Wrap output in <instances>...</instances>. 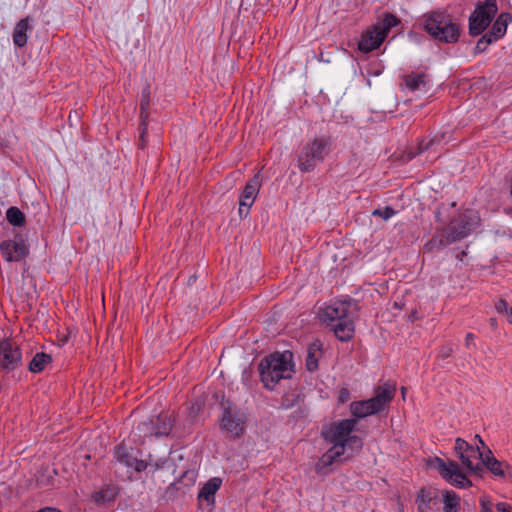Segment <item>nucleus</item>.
Instances as JSON below:
<instances>
[{"label":"nucleus","mask_w":512,"mask_h":512,"mask_svg":"<svg viewBox=\"0 0 512 512\" xmlns=\"http://www.w3.org/2000/svg\"><path fill=\"white\" fill-rule=\"evenodd\" d=\"M358 305L354 300H339L326 306L320 313L321 319L332 327L335 336L341 341H349L355 331L354 319Z\"/></svg>","instance_id":"1"},{"label":"nucleus","mask_w":512,"mask_h":512,"mask_svg":"<svg viewBox=\"0 0 512 512\" xmlns=\"http://www.w3.org/2000/svg\"><path fill=\"white\" fill-rule=\"evenodd\" d=\"M265 388L272 390L281 379L291 378L293 372L292 353L274 352L263 358L258 367Z\"/></svg>","instance_id":"2"},{"label":"nucleus","mask_w":512,"mask_h":512,"mask_svg":"<svg viewBox=\"0 0 512 512\" xmlns=\"http://www.w3.org/2000/svg\"><path fill=\"white\" fill-rule=\"evenodd\" d=\"M424 28L435 40L447 44L456 43L460 37V26L452 15L445 11H432L424 15Z\"/></svg>","instance_id":"3"},{"label":"nucleus","mask_w":512,"mask_h":512,"mask_svg":"<svg viewBox=\"0 0 512 512\" xmlns=\"http://www.w3.org/2000/svg\"><path fill=\"white\" fill-rule=\"evenodd\" d=\"M332 140L330 136H320L309 140L298 155V168L301 172H311L322 163L330 153Z\"/></svg>","instance_id":"4"},{"label":"nucleus","mask_w":512,"mask_h":512,"mask_svg":"<svg viewBox=\"0 0 512 512\" xmlns=\"http://www.w3.org/2000/svg\"><path fill=\"white\" fill-rule=\"evenodd\" d=\"M396 393V388L390 384H384L375 388V396L362 401H354L350 404V410L356 418L383 411L392 401Z\"/></svg>","instance_id":"5"},{"label":"nucleus","mask_w":512,"mask_h":512,"mask_svg":"<svg viewBox=\"0 0 512 512\" xmlns=\"http://www.w3.org/2000/svg\"><path fill=\"white\" fill-rule=\"evenodd\" d=\"M479 217L473 211H466L454 217L442 232V241L444 244H452L470 235L476 228Z\"/></svg>","instance_id":"6"},{"label":"nucleus","mask_w":512,"mask_h":512,"mask_svg":"<svg viewBox=\"0 0 512 512\" xmlns=\"http://www.w3.org/2000/svg\"><path fill=\"white\" fill-rule=\"evenodd\" d=\"M497 11L496 0H484L478 4L469 17V34L481 35L489 27Z\"/></svg>","instance_id":"7"},{"label":"nucleus","mask_w":512,"mask_h":512,"mask_svg":"<svg viewBox=\"0 0 512 512\" xmlns=\"http://www.w3.org/2000/svg\"><path fill=\"white\" fill-rule=\"evenodd\" d=\"M356 423V419H343L333 422L327 429L322 431V436L326 442L332 444V447H339V451L342 448L343 453H345L343 442L355 429Z\"/></svg>","instance_id":"8"},{"label":"nucleus","mask_w":512,"mask_h":512,"mask_svg":"<svg viewBox=\"0 0 512 512\" xmlns=\"http://www.w3.org/2000/svg\"><path fill=\"white\" fill-rule=\"evenodd\" d=\"M222 407V428L232 435L239 436L244 431V424L246 422L245 414L229 400L223 401Z\"/></svg>","instance_id":"9"},{"label":"nucleus","mask_w":512,"mask_h":512,"mask_svg":"<svg viewBox=\"0 0 512 512\" xmlns=\"http://www.w3.org/2000/svg\"><path fill=\"white\" fill-rule=\"evenodd\" d=\"M454 450L461 460L462 464L465 465L473 474L481 476L483 473V467L480 463L474 464L472 459H481L483 452L480 451L479 446L474 447L462 438H457L455 441Z\"/></svg>","instance_id":"10"},{"label":"nucleus","mask_w":512,"mask_h":512,"mask_svg":"<svg viewBox=\"0 0 512 512\" xmlns=\"http://www.w3.org/2000/svg\"><path fill=\"white\" fill-rule=\"evenodd\" d=\"M174 421L175 419L171 414L162 412L155 419L140 423L138 430L155 437L168 436L173 428Z\"/></svg>","instance_id":"11"},{"label":"nucleus","mask_w":512,"mask_h":512,"mask_svg":"<svg viewBox=\"0 0 512 512\" xmlns=\"http://www.w3.org/2000/svg\"><path fill=\"white\" fill-rule=\"evenodd\" d=\"M437 469L440 475L447 481L451 482L452 485L458 488H466L472 486L471 481L461 471L459 465L450 460L446 463L441 458H436Z\"/></svg>","instance_id":"12"},{"label":"nucleus","mask_w":512,"mask_h":512,"mask_svg":"<svg viewBox=\"0 0 512 512\" xmlns=\"http://www.w3.org/2000/svg\"><path fill=\"white\" fill-rule=\"evenodd\" d=\"M116 461L124 465L128 471L142 472L147 469L148 463L145 460L138 459L134 454V449L120 443L114 447L113 451Z\"/></svg>","instance_id":"13"},{"label":"nucleus","mask_w":512,"mask_h":512,"mask_svg":"<svg viewBox=\"0 0 512 512\" xmlns=\"http://www.w3.org/2000/svg\"><path fill=\"white\" fill-rule=\"evenodd\" d=\"M22 365V353L19 347L13 346L10 340H0V366L6 372L13 371Z\"/></svg>","instance_id":"14"},{"label":"nucleus","mask_w":512,"mask_h":512,"mask_svg":"<svg viewBox=\"0 0 512 512\" xmlns=\"http://www.w3.org/2000/svg\"><path fill=\"white\" fill-rule=\"evenodd\" d=\"M222 485V479L213 477L209 479L199 490L197 499L201 510L211 512L215 507V494Z\"/></svg>","instance_id":"15"},{"label":"nucleus","mask_w":512,"mask_h":512,"mask_svg":"<svg viewBox=\"0 0 512 512\" xmlns=\"http://www.w3.org/2000/svg\"><path fill=\"white\" fill-rule=\"evenodd\" d=\"M0 252L7 262H19L29 255V247L25 242L5 240L0 243Z\"/></svg>","instance_id":"16"},{"label":"nucleus","mask_w":512,"mask_h":512,"mask_svg":"<svg viewBox=\"0 0 512 512\" xmlns=\"http://www.w3.org/2000/svg\"><path fill=\"white\" fill-rule=\"evenodd\" d=\"M345 455L343 450L339 451V447L329 448L316 462L315 472L319 475H327L332 469L330 468L334 463L343 462L341 456Z\"/></svg>","instance_id":"17"},{"label":"nucleus","mask_w":512,"mask_h":512,"mask_svg":"<svg viewBox=\"0 0 512 512\" xmlns=\"http://www.w3.org/2000/svg\"><path fill=\"white\" fill-rule=\"evenodd\" d=\"M261 187L260 173L255 174L245 185L239 199L240 206H245V215L249 214V209Z\"/></svg>","instance_id":"18"},{"label":"nucleus","mask_w":512,"mask_h":512,"mask_svg":"<svg viewBox=\"0 0 512 512\" xmlns=\"http://www.w3.org/2000/svg\"><path fill=\"white\" fill-rule=\"evenodd\" d=\"M384 40L383 33H379L377 28L372 25L362 34L358 42V49L363 53H369L377 49Z\"/></svg>","instance_id":"19"},{"label":"nucleus","mask_w":512,"mask_h":512,"mask_svg":"<svg viewBox=\"0 0 512 512\" xmlns=\"http://www.w3.org/2000/svg\"><path fill=\"white\" fill-rule=\"evenodd\" d=\"M31 18L30 16H27L23 19H21L15 26L13 30V42L14 44L22 48L27 44V32L32 29V26L30 25Z\"/></svg>","instance_id":"20"},{"label":"nucleus","mask_w":512,"mask_h":512,"mask_svg":"<svg viewBox=\"0 0 512 512\" xmlns=\"http://www.w3.org/2000/svg\"><path fill=\"white\" fill-rule=\"evenodd\" d=\"M438 491L434 488H421L417 493L416 504L418 512H428L431 509L430 503L436 500Z\"/></svg>","instance_id":"21"},{"label":"nucleus","mask_w":512,"mask_h":512,"mask_svg":"<svg viewBox=\"0 0 512 512\" xmlns=\"http://www.w3.org/2000/svg\"><path fill=\"white\" fill-rule=\"evenodd\" d=\"M484 468L489 470L493 475L498 477H504L505 471L503 469V463L497 460L493 455L490 449L487 450V454L482 456L481 463Z\"/></svg>","instance_id":"22"},{"label":"nucleus","mask_w":512,"mask_h":512,"mask_svg":"<svg viewBox=\"0 0 512 512\" xmlns=\"http://www.w3.org/2000/svg\"><path fill=\"white\" fill-rule=\"evenodd\" d=\"M429 81V76L424 72H412L404 76V83L410 91H417L421 87H426Z\"/></svg>","instance_id":"23"},{"label":"nucleus","mask_w":512,"mask_h":512,"mask_svg":"<svg viewBox=\"0 0 512 512\" xmlns=\"http://www.w3.org/2000/svg\"><path fill=\"white\" fill-rule=\"evenodd\" d=\"M512 21V16L508 12H502L493 23L490 31L493 37H497V41L501 39L507 30L508 24Z\"/></svg>","instance_id":"24"},{"label":"nucleus","mask_w":512,"mask_h":512,"mask_svg":"<svg viewBox=\"0 0 512 512\" xmlns=\"http://www.w3.org/2000/svg\"><path fill=\"white\" fill-rule=\"evenodd\" d=\"M321 353V343L319 340L309 345L306 357V368L308 371L313 372L318 369V359Z\"/></svg>","instance_id":"25"},{"label":"nucleus","mask_w":512,"mask_h":512,"mask_svg":"<svg viewBox=\"0 0 512 512\" xmlns=\"http://www.w3.org/2000/svg\"><path fill=\"white\" fill-rule=\"evenodd\" d=\"M343 445H345V457L343 460H347L362 450L363 441L357 435H349L343 442Z\"/></svg>","instance_id":"26"},{"label":"nucleus","mask_w":512,"mask_h":512,"mask_svg":"<svg viewBox=\"0 0 512 512\" xmlns=\"http://www.w3.org/2000/svg\"><path fill=\"white\" fill-rule=\"evenodd\" d=\"M52 362L50 354L44 352H37L29 363L28 369L32 373L42 372L47 364Z\"/></svg>","instance_id":"27"},{"label":"nucleus","mask_w":512,"mask_h":512,"mask_svg":"<svg viewBox=\"0 0 512 512\" xmlns=\"http://www.w3.org/2000/svg\"><path fill=\"white\" fill-rule=\"evenodd\" d=\"M400 23V20L391 13H385L382 21L380 23L375 24V28L379 31V33H383V38L385 39L389 33V31L397 26Z\"/></svg>","instance_id":"28"},{"label":"nucleus","mask_w":512,"mask_h":512,"mask_svg":"<svg viewBox=\"0 0 512 512\" xmlns=\"http://www.w3.org/2000/svg\"><path fill=\"white\" fill-rule=\"evenodd\" d=\"M444 512H460V497L454 492H443Z\"/></svg>","instance_id":"29"},{"label":"nucleus","mask_w":512,"mask_h":512,"mask_svg":"<svg viewBox=\"0 0 512 512\" xmlns=\"http://www.w3.org/2000/svg\"><path fill=\"white\" fill-rule=\"evenodd\" d=\"M6 219L15 227H23L26 224L25 214L15 206L8 208L6 212Z\"/></svg>","instance_id":"30"},{"label":"nucleus","mask_w":512,"mask_h":512,"mask_svg":"<svg viewBox=\"0 0 512 512\" xmlns=\"http://www.w3.org/2000/svg\"><path fill=\"white\" fill-rule=\"evenodd\" d=\"M150 95V87L146 86L141 93L140 119H149Z\"/></svg>","instance_id":"31"},{"label":"nucleus","mask_w":512,"mask_h":512,"mask_svg":"<svg viewBox=\"0 0 512 512\" xmlns=\"http://www.w3.org/2000/svg\"><path fill=\"white\" fill-rule=\"evenodd\" d=\"M497 42V37H493L489 32L485 33L476 43L474 48V55L483 53L487 50V47Z\"/></svg>","instance_id":"32"},{"label":"nucleus","mask_w":512,"mask_h":512,"mask_svg":"<svg viewBox=\"0 0 512 512\" xmlns=\"http://www.w3.org/2000/svg\"><path fill=\"white\" fill-rule=\"evenodd\" d=\"M448 245L449 244H444L442 241V232H440L425 244L424 249L427 252H432L434 250H440Z\"/></svg>","instance_id":"33"},{"label":"nucleus","mask_w":512,"mask_h":512,"mask_svg":"<svg viewBox=\"0 0 512 512\" xmlns=\"http://www.w3.org/2000/svg\"><path fill=\"white\" fill-rule=\"evenodd\" d=\"M495 309L499 314H506L507 320L512 324V307H510L505 299H499L495 303Z\"/></svg>","instance_id":"34"},{"label":"nucleus","mask_w":512,"mask_h":512,"mask_svg":"<svg viewBox=\"0 0 512 512\" xmlns=\"http://www.w3.org/2000/svg\"><path fill=\"white\" fill-rule=\"evenodd\" d=\"M397 212L391 207L386 206L384 208H377L372 211V216H377L382 218L383 220H389L392 216H394Z\"/></svg>","instance_id":"35"},{"label":"nucleus","mask_w":512,"mask_h":512,"mask_svg":"<svg viewBox=\"0 0 512 512\" xmlns=\"http://www.w3.org/2000/svg\"><path fill=\"white\" fill-rule=\"evenodd\" d=\"M149 119H140L139 124V148L144 149L146 146L147 127Z\"/></svg>","instance_id":"36"},{"label":"nucleus","mask_w":512,"mask_h":512,"mask_svg":"<svg viewBox=\"0 0 512 512\" xmlns=\"http://www.w3.org/2000/svg\"><path fill=\"white\" fill-rule=\"evenodd\" d=\"M433 143V140H429V141H425L424 139H422L419 143H418V147H417V152L414 153L412 155V157H415L416 155L418 154H421L422 152L426 151L429 149V147L432 145Z\"/></svg>","instance_id":"37"},{"label":"nucleus","mask_w":512,"mask_h":512,"mask_svg":"<svg viewBox=\"0 0 512 512\" xmlns=\"http://www.w3.org/2000/svg\"><path fill=\"white\" fill-rule=\"evenodd\" d=\"M480 512H492V502L486 496L480 498Z\"/></svg>","instance_id":"38"},{"label":"nucleus","mask_w":512,"mask_h":512,"mask_svg":"<svg viewBox=\"0 0 512 512\" xmlns=\"http://www.w3.org/2000/svg\"><path fill=\"white\" fill-rule=\"evenodd\" d=\"M453 353V347L451 345L442 346L439 350L438 356L442 359L449 358Z\"/></svg>","instance_id":"39"},{"label":"nucleus","mask_w":512,"mask_h":512,"mask_svg":"<svg viewBox=\"0 0 512 512\" xmlns=\"http://www.w3.org/2000/svg\"><path fill=\"white\" fill-rule=\"evenodd\" d=\"M350 399V392L347 388H341L338 394V402L346 403Z\"/></svg>","instance_id":"40"},{"label":"nucleus","mask_w":512,"mask_h":512,"mask_svg":"<svg viewBox=\"0 0 512 512\" xmlns=\"http://www.w3.org/2000/svg\"><path fill=\"white\" fill-rule=\"evenodd\" d=\"M113 498V496H107V492L106 491H100L96 494L95 496V501L96 502H106L108 500H111Z\"/></svg>","instance_id":"41"},{"label":"nucleus","mask_w":512,"mask_h":512,"mask_svg":"<svg viewBox=\"0 0 512 512\" xmlns=\"http://www.w3.org/2000/svg\"><path fill=\"white\" fill-rule=\"evenodd\" d=\"M496 509L498 512H512V508L508 503L499 502L496 504Z\"/></svg>","instance_id":"42"},{"label":"nucleus","mask_w":512,"mask_h":512,"mask_svg":"<svg viewBox=\"0 0 512 512\" xmlns=\"http://www.w3.org/2000/svg\"><path fill=\"white\" fill-rule=\"evenodd\" d=\"M475 336L473 333H467L465 337V345L467 347L470 346L471 342L474 340Z\"/></svg>","instance_id":"43"},{"label":"nucleus","mask_w":512,"mask_h":512,"mask_svg":"<svg viewBox=\"0 0 512 512\" xmlns=\"http://www.w3.org/2000/svg\"><path fill=\"white\" fill-rule=\"evenodd\" d=\"M239 215H240L241 218L247 216V215H245V206H240L239 205Z\"/></svg>","instance_id":"44"},{"label":"nucleus","mask_w":512,"mask_h":512,"mask_svg":"<svg viewBox=\"0 0 512 512\" xmlns=\"http://www.w3.org/2000/svg\"><path fill=\"white\" fill-rule=\"evenodd\" d=\"M466 256V252L465 251H461L459 252L457 255H456V258L459 259L460 261L463 260V257Z\"/></svg>","instance_id":"45"},{"label":"nucleus","mask_w":512,"mask_h":512,"mask_svg":"<svg viewBox=\"0 0 512 512\" xmlns=\"http://www.w3.org/2000/svg\"><path fill=\"white\" fill-rule=\"evenodd\" d=\"M288 399H283L282 401V406L285 407V408H290L293 404L292 403H287Z\"/></svg>","instance_id":"46"},{"label":"nucleus","mask_w":512,"mask_h":512,"mask_svg":"<svg viewBox=\"0 0 512 512\" xmlns=\"http://www.w3.org/2000/svg\"><path fill=\"white\" fill-rule=\"evenodd\" d=\"M489 322L492 328L495 329L497 327V320L495 318H491Z\"/></svg>","instance_id":"47"},{"label":"nucleus","mask_w":512,"mask_h":512,"mask_svg":"<svg viewBox=\"0 0 512 512\" xmlns=\"http://www.w3.org/2000/svg\"><path fill=\"white\" fill-rule=\"evenodd\" d=\"M475 439L478 441V443L482 446V447H485V443L483 442V440L481 439V437L479 435H476L475 436Z\"/></svg>","instance_id":"48"},{"label":"nucleus","mask_w":512,"mask_h":512,"mask_svg":"<svg viewBox=\"0 0 512 512\" xmlns=\"http://www.w3.org/2000/svg\"><path fill=\"white\" fill-rule=\"evenodd\" d=\"M14 240L24 242V239H23L22 235H21V234H19V233L15 235Z\"/></svg>","instance_id":"49"},{"label":"nucleus","mask_w":512,"mask_h":512,"mask_svg":"<svg viewBox=\"0 0 512 512\" xmlns=\"http://www.w3.org/2000/svg\"><path fill=\"white\" fill-rule=\"evenodd\" d=\"M401 393H402V396L404 398L405 394H406V388L405 387H401Z\"/></svg>","instance_id":"50"},{"label":"nucleus","mask_w":512,"mask_h":512,"mask_svg":"<svg viewBox=\"0 0 512 512\" xmlns=\"http://www.w3.org/2000/svg\"><path fill=\"white\" fill-rule=\"evenodd\" d=\"M68 119H69L70 123L72 124V119H74V116H72V114L70 113Z\"/></svg>","instance_id":"51"},{"label":"nucleus","mask_w":512,"mask_h":512,"mask_svg":"<svg viewBox=\"0 0 512 512\" xmlns=\"http://www.w3.org/2000/svg\"><path fill=\"white\" fill-rule=\"evenodd\" d=\"M77 118H78V114H77V112H75L74 119L77 120Z\"/></svg>","instance_id":"52"},{"label":"nucleus","mask_w":512,"mask_h":512,"mask_svg":"<svg viewBox=\"0 0 512 512\" xmlns=\"http://www.w3.org/2000/svg\"><path fill=\"white\" fill-rule=\"evenodd\" d=\"M194 278H195V277H189V282H190V281H194Z\"/></svg>","instance_id":"53"},{"label":"nucleus","mask_w":512,"mask_h":512,"mask_svg":"<svg viewBox=\"0 0 512 512\" xmlns=\"http://www.w3.org/2000/svg\"><path fill=\"white\" fill-rule=\"evenodd\" d=\"M194 278H195V277H189V282H190V281H194Z\"/></svg>","instance_id":"54"},{"label":"nucleus","mask_w":512,"mask_h":512,"mask_svg":"<svg viewBox=\"0 0 512 512\" xmlns=\"http://www.w3.org/2000/svg\"><path fill=\"white\" fill-rule=\"evenodd\" d=\"M398 512H404V511H403V509H402V508H400V509L398 510Z\"/></svg>","instance_id":"55"}]
</instances>
